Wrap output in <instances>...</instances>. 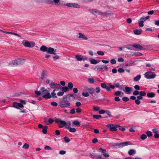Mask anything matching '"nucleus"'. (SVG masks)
<instances>
[{
	"mask_svg": "<svg viewBox=\"0 0 159 159\" xmlns=\"http://www.w3.org/2000/svg\"><path fill=\"white\" fill-rule=\"evenodd\" d=\"M110 62L111 64H114L116 63V61L115 59H112L111 60Z\"/></svg>",
	"mask_w": 159,
	"mask_h": 159,
	"instance_id": "864d4df0",
	"label": "nucleus"
},
{
	"mask_svg": "<svg viewBox=\"0 0 159 159\" xmlns=\"http://www.w3.org/2000/svg\"><path fill=\"white\" fill-rule=\"evenodd\" d=\"M93 118L98 119L100 118H101L102 117V116L100 115H94L93 116Z\"/></svg>",
	"mask_w": 159,
	"mask_h": 159,
	"instance_id": "c9c22d12",
	"label": "nucleus"
},
{
	"mask_svg": "<svg viewBox=\"0 0 159 159\" xmlns=\"http://www.w3.org/2000/svg\"><path fill=\"white\" fill-rule=\"evenodd\" d=\"M48 128V127L47 126H43V131L42 132L44 134H46L47 133V129Z\"/></svg>",
	"mask_w": 159,
	"mask_h": 159,
	"instance_id": "c85d7f7f",
	"label": "nucleus"
},
{
	"mask_svg": "<svg viewBox=\"0 0 159 159\" xmlns=\"http://www.w3.org/2000/svg\"><path fill=\"white\" fill-rule=\"evenodd\" d=\"M122 100L124 102H127L129 100V99L127 97H124L122 98Z\"/></svg>",
	"mask_w": 159,
	"mask_h": 159,
	"instance_id": "09e8293b",
	"label": "nucleus"
},
{
	"mask_svg": "<svg viewBox=\"0 0 159 159\" xmlns=\"http://www.w3.org/2000/svg\"><path fill=\"white\" fill-rule=\"evenodd\" d=\"M29 145L28 144L25 143L23 146L22 148L24 149H27L29 148Z\"/></svg>",
	"mask_w": 159,
	"mask_h": 159,
	"instance_id": "c03bdc74",
	"label": "nucleus"
},
{
	"mask_svg": "<svg viewBox=\"0 0 159 159\" xmlns=\"http://www.w3.org/2000/svg\"><path fill=\"white\" fill-rule=\"evenodd\" d=\"M55 122L57 123L59 128H62L64 126H66L67 129L70 128L69 126L70 124V123H69V125H67L66 122L64 120H61L60 118H57L54 120Z\"/></svg>",
	"mask_w": 159,
	"mask_h": 159,
	"instance_id": "f257e3e1",
	"label": "nucleus"
},
{
	"mask_svg": "<svg viewBox=\"0 0 159 159\" xmlns=\"http://www.w3.org/2000/svg\"><path fill=\"white\" fill-rule=\"evenodd\" d=\"M25 62L24 59L21 58H19L15 60L12 61L11 63L13 65H21L24 64Z\"/></svg>",
	"mask_w": 159,
	"mask_h": 159,
	"instance_id": "423d86ee",
	"label": "nucleus"
},
{
	"mask_svg": "<svg viewBox=\"0 0 159 159\" xmlns=\"http://www.w3.org/2000/svg\"><path fill=\"white\" fill-rule=\"evenodd\" d=\"M88 93L90 94H93L95 92V89L93 88H90L87 89Z\"/></svg>",
	"mask_w": 159,
	"mask_h": 159,
	"instance_id": "f3484780",
	"label": "nucleus"
},
{
	"mask_svg": "<svg viewBox=\"0 0 159 159\" xmlns=\"http://www.w3.org/2000/svg\"><path fill=\"white\" fill-rule=\"evenodd\" d=\"M73 86V84L71 82H69L68 83V87L70 89H72Z\"/></svg>",
	"mask_w": 159,
	"mask_h": 159,
	"instance_id": "f704fd0d",
	"label": "nucleus"
},
{
	"mask_svg": "<svg viewBox=\"0 0 159 159\" xmlns=\"http://www.w3.org/2000/svg\"><path fill=\"white\" fill-rule=\"evenodd\" d=\"M61 88H62V91H63V92H66L68 90V88L66 86H64L62 87H61Z\"/></svg>",
	"mask_w": 159,
	"mask_h": 159,
	"instance_id": "a19ab883",
	"label": "nucleus"
},
{
	"mask_svg": "<svg viewBox=\"0 0 159 159\" xmlns=\"http://www.w3.org/2000/svg\"><path fill=\"white\" fill-rule=\"evenodd\" d=\"M139 92L138 90H135L133 92V95L134 96L137 95L139 94Z\"/></svg>",
	"mask_w": 159,
	"mask_h": 159,
	"instance_id": "3c124183",
	"label": "nucleus"
},
{
	"mask_svg": "<svg viewBox=\"0 0 159 159\" xmlns=\"http://www.w3.org/2000/svg\"><path fill=\"white\" fill-rule=\"evenodd\" d=\"M147 96L149 98L154 97L155 96V93L154 92L148 93H147Z\"/></svg>",
	"mask_w": 159,
	"mask_h": 159,
	"instance_id": "6ab92c4d",
	"label": "nucleus"
},
{
	"mask_svg": "<svg viewBox=\"0 0 159 159\" xmlns=\"http://www.w3.org/2000/svg\"><path fill=\"white\" fill-rule=\"evenodd\" d=\"M72 7L74 8H79L80 7V6L77 4H72Z\"/></svg>",
	"mask_w": 159,
	"mask_h": 159,
	"instance_id": "a18cd8bd",
	"label": "nucleus"
},
{
	"mask_svg": "<svg viewBox=\"0 0 159 159\" xmlns=\"http://www.w3.org/2000/svg\"><path fill=\"white\" fill-rule=\"evenodd\" d=\"M47 53H48L55 55L56 53L55 52V51L53 48L49 47L48 48V49L47 51Z\"/></svg>",
	"mask_w": 159,
	"mask_h": 159,
	"instance_id": "ddd939ff",
	"label": "nucleus"
},
{
	"mask_svg": "<svg viewBox=\"0 0 159 159\" xmlns=\"http://www.w3.org/2000/svg\"><path fill=\"white\" fill-rule=\"evenodd\" d=\"M108 85L109 86V88L110 89H114L115 88L114 85H112L111 83H109L108 84Z\"/></svg>",
	"mask_w": 159,
	"mask_h": 159,
	"instance_id": "603ef678",
	"label": "nucleus"
},
{
	"mask_svg": "<svg viewBox=\"0 0 159 159\" xmlns=\"http://www.w3.org/2000/svg\"><path fill=\"white\" fill-rule=\"evenodd\" d=\"M143 21L140 20V22L139 23V25L141 27H143Z\"/></svg>",
	"mask_w": 159,
	"mask_h": 159,
	"instance_id": "e2e57ef3",
	"label": "nucleus"
},
{
	"mask_svg": "<svg viewBox=\"0 0 159 159\" xmlns=\"http://www.w3.org/2000/svg\"><path fill=\"white\" fill-rule=\"evenodd\" d=\"M97 154H90V157L93 158H96V156Z\"/></svg>",
	"mask_w": 159,
	"mask_h": 159,
	"instance_id": "052dcab7",
	"label": "nucleus"
},
{
	"mask_svg": "<svg viewBox=\"0 0 159 159\" xmlns=\"http://www.w3.org/2000/svg\"><path fill=\"white\" fill-rule=\"evenodd\" d=\"M79 36L78 37V38L79 39H83L84 40H87L88 39V38L87 36H86L82 34L81 33H79L78 34Z\"/></svg>",
	"mask_w": 159,
	"mask_h": 159,
	"instance_id": "dca6fc26",
	"label": "nucleus"
},
{
	"mask_svg": "<svg viewBox=\"0 0 159 159\" xmlns=\"http://www.w3.org/2000/svg\"><path fill=\"white\" fill-rule=\"evenodd\" d=\"M98 139L97 138H95L93 139L92 142L93 143L95 144L96 143H97L98 142Z\"/></svg>",
	"mask_w": 159,
	"mask_h": 159,
	"instance_id": "0e129e2a",
	"label": "nucleus"
},
{
	"mask_svg": "<svg viewBox=\"0 0 159 159\" xmlns=\"http://www.w3.org/2000/svg\"><path fill=\"white\" fill-rule=\"evenodd\" d=\"M121 94V92L120 91H116L114 93V95L118 96H119Z\"/></svg>",
	"mask_w": 159,
	"mask_h": 159,
	"instance_id": "bf43d9fd",
	"label": "nucleus"
},
{
	"mask_svg": "<svg viewBox=\"0 0 159 159\" xmlns=\"http://www.w3.org/2000/svg\"><path fill=\"white\" fill-rule=\"evenodd\" d=\"M134 63V62L133 61H128L125 65V66L127 67H128L129 66H132V64Z\"/></svg>",
	"mask_w": 159,
	"mask_h": 159,
	"instance_id": "393cba45",
	"label": "nucleus"
},
{
	"mask_svg": "<svg viewBox=\"0 0 159 159\" xmlns=\"http://www.w3.org/2000/svg\"><path fill=\"white\" fill-rule=\"evenodd\" d=\"M89 11L92 14L95 15L97 14L98 15H102L103 16H106L107 15H110L109 13H108L107 12H105L104 13L102 12L101 11L96 9H90Z\"/></svg>",
	"mask_w": 159,
	"mask_h": 159,
	"instance_id": "20e7f679",
	"label": "nucleus"
},
{
	"mask_svg": "<svg viewBox=\"0 0 159 159\" xmlns=\"http://www.w3.org/2000/svg\"><path fill=\"white\" fill-rule=\"evenodd\" d=\"M90 62L91 64H97V60L93 58H92L90 60Z\"/></svg>",
	"mask_w": 159,
	"mask_h": 159,
	"instance_id": "473e14b6",
	"label": "nucleus"
},
{
	"mask_svg": "<svg viewBox=\"0 0 159 159\" xmlns=\"http://www.w3.org/2000/svg\"><path fill=\"white\" fill-rule=\"evenodd\" d=\"M97 53L98 55L101 56H103L104 54V52L101 51H98Z\"/></svg>",
	"mask_w": 159,
	"mask_h": 159,
	"instance_id": "de8ad7c7",
	"label": "nucleus"
},
{
	"mask_svg": "<svg viewBox=\"0 0 159 159\" xmlns=\"http://www.w3.org/2000/svg\"><path fill=\"white\" fill-rule=\"evenodd\" d=\"M44 149L46 150H52V148L50 146L47 145L46 146L44 147Z\"/></svg>",
	"mask_w": 159,
	"mask_h": 159,
	"instance_id": "5fc2aeb1",
	"label": "nucleus"
},
{
	"mask_svg": "<svg viewBox=\"0 0 159 159\" xmlns=\"http://www.w3.org/2000/svg\"><path fill=\"white\" fill-rule=\"evenodd\" d=\"M75 58L77 59L78 61H81L83 60L82 56L80 55H76L75 56Z\"/></svg>",
	"mask_w": 159,
	"mask_h": 159,
	"instance_id": "b1692460",
	"label": "nucleus"
},
{
	"mask_svg": "<svg viewBox=\"0 0 159 159\" xmlns=\"http://www.w3.org/2000/svg\"><path fill=\"white\" fill-rule=\"evenodd\" d=\"M132 46L135 48L139 49L140 50H142L143 49V47L142 46L139 44L134 43L133 44Z\"/></svg>",
	"mask_w": 159,
	"mask_h": 159,
	"instance_id": "2eb2a0df",
	"label": "nucleus"
},
{
	"mask_svg": "<svg viewBox=\"0 0 159 159\" xmlns=\"http://www.w3.org/2000/svg\"><path fill=\"white\" fill-rule=\"evenodd\" d=\"M141 78V75H138L136 76L134 78V81L136 82L140 80Z\"/></svg>",
	"mask_w": 159,
	"mask_h": 159,
	"instance_id": "bb28decb",
	"label": "nucleus"
},
{
	"mask_svg": "<svg viewBox=\"0 0 159 159\" xmlns=\"http://www.w3.org/2000/svg\"><path fill=\"white\" fill-rule=\"evenodd\" d=\"M70 113L71 114H74L75 112V111L74 108H73L70 110Z\"/></svg>",
	"mask_w": 159,
	"mask_h": 159,
	"instance_id": "6e6d98bb",
	"label": "nucleus"
},
{
	"mask_svg": "<svg viewBox=\"0 0 159 159\" xmlns=\"http://www.w3.org/2000/svg\"><path fill=\"white\" fill-rule=\"evenodd\" d=\"M142 55L143 54L142 53L139 52H134L133 54V56H142Z\"/></svg>",
	"mask_w": 159,
	"mask_h": 159,
	"instance_id": "c756f323",
	"label": "nucleus"
},
{
	"mask_svg": "<svg viewBox=\"0 0 159 159\" xmlns=\"http://www.w3.org/2000/svg\"><path fill=\"white\" fill-rule=\"evenodd\" d=\"M48 49V48L44 45L42 46L40 48V50L43 52L47 51Z\"/></svg>",
	"mask_w": 159,
	"mask_h": 159,
	"instance_id": "5701e85b",
	"label": "nucleus"
},
{
	"mask_svg": "<svg viewBox=\"0 0 159 159\" xmlns=\"http://www.w3.org/2000/svg\"><path fill=\"white\" fill-rule=\"evenodd\" d=\"M93 110L94 111H98L100 109L99 107L98 106H93Z\"/></svg>",
	"mask_w": 159,
	"mask_h": 159,
	"instance_id": "e433bc0d",
	"label": "nucleus"
},
{
	"mask_svg": "<svg viewBox=\"0 0 159 159\" xmlns=\"http://www.w3.org/2000/svg\"><path fill=\"white\" fill-rule=\"evenodd\" d=\"M22 44L25 47L28 48L34 47L35 45V43L32 42H29L24 40L23 41Z\"/></svg>",
	"mask_w": 159,
	"mask_h": 159,
	"instance_id": "0eeeda50",
	"label": "nucleus"
},
{
	"mask_svg": "<svg viewBox=\"0 0 159 159\" xmlns=\"http://www.w3.org/2000/svg\"><path fill=\"white\" fill-rule=\"evenodd\" d=\"M40 90L42 92V97L46 99H48L51 98V95L50 94L49 90L45 89L44 87H41Z\"/></svg>",
	"mask_w": 159,
	"mask_h": 159,
	"instance_id": "f03ea898",
	"label": "nucleus"
},
{
	"mask_svg": "<svg viewBox=\"0 0 159 159\" xmlns=\"http://www.w3.org/2000/svg\"><path fill=\"white\" fill-rule=\"evenodd\" d=\"M69 130L70 132L74 133L76 131V129L75 128H70Z\"/></svg>",
	"mask_w": 159,
	"mask_h": 159,
	"instance_id": "79ce46f5",
	"label": "nucleus"
},
{
	"mask_svg": "<svg viewBox=\"0 0 159 159\" xmlns=\"http://www.w3.org/2000/svg\"><path fill=\"white\" fill-rule=\"evenodd\" d=\"M134 32L135 34L139 35L141 33L142 30L140 29H136L134 30Z\"/></svg>",
	"mask_w": 159,
	"mask_h": 159,
	"instance_id": "aec40b11",
	"label": "nucleus"
},
{
	"mask_svg": "<svg viewBox=\"0 0 159 159\" xmlns=\"http://www.w3.org/2000/svg\"><path fill=\"white\" fill-rule=\"evenodd\" d=\"M152 132L155 134L158 133V131L157 130V129L156 128H154L152 129Z\"/></svg>",
	"mask_w": 159,
	"mask_h": 159,
	"instance_id": "338daca9",
	"label": "nucleus"
},
{
	"mask_svg": "<svg viewBox=\"0 0 159 159\" xmlns=\"http://www.w3.org/2000/svg\"><path fill=\"white\" fill-rule=\"evenodd\" d=\"M56 89H54L52 92L51 93V94L52 95L51 97L52 98H57V97L56 96V93L55 92V91H56Z\"/></svg>",
	"mask_w": 159,
	"mask_h": 159,
	"instance_id": "cd10ccee",
	"label": "nucleus"
},
{
	"mask_svg": "<svg viewBox=\"0 0 159 159\" xmlns=\"http://www.w3.org/2000/svg\"><path fill=\"white\" fill-rule=\"evenodd\" d=\"M50 86L52 89H61V87L59 84H56L54 83H52L50 84Z\"/></svg>",
	"mask_w": 159,
	"mask_h": 159,
	"instance_id": "1a4fd4ad",
	"label": "nucleus"
},
{
	"mask_svg": "<svg viewBox=\"0 0 159 159\" xmlns=\"http://www.w3.org/2000/svg\"><path fill=\"white\" fill-rule=\"evenodd\" d=\"M146 134H147V136H148L149 137H151L152 135V132L149 130L147 131Z\"/></svg>",
	"mask_w": 159,
	"mask_h": 159,
	"instance_id": "2f4dec72",
	"label": "nucleus"
},
{
	"mask_svg": "<svg viewBox=\"0 0 159 159\" xmlns=\"http://www.w3.org/2000/svg\"><path fill=\"white\" fill-rule=\"evenodd\" d=\"M45 2L48 4H52L53 3V2L52 0H45Z\"/></svg>",
	"mask_w": 159,
	"mask_h": 159,
	"instance_id": "8fccbe9b",
	"label": "nucleus"
},
{
	"mask_svg": "<svg viewBox=\"0 0 159 159\" xmlns=\"http://www.w3.org/2000/svg\"><path fill=\"white\" fill-rule=\"evenodd\" d=\"M96 158L98 159H105L102 156L103 155H102V154H97V155H96Z\"/></svg>",
	"mask_w": 159,
	"mask_h": 159,
	"instance_id": "7c9ffc66",
	"label": "nucleus"
},
{
	"mask_svg": "<svg viewBox=\"0 0 159 159\" xmlns=\"http://www.w3.org/2000/svg\"><path fill=\"white\" fill-rule=\"evenodd\" d=\"M72 123L74 125L78 126H80V122H79L78 120H75Z\"/></svg>",
	"mask_w": 159,
	"mask_h": 159,
	"instance_id": "a878e982",
	"label": "nucleus"
},
{
	"mask_svg": "<svg viewBox=\"0 0 159 159\" xmlns=\"http://www.w3.org/2000/svg\"><path fill=\"white\" fill-rule=\"evenodd\" d=\"M51 104L54 107H57V103L56 102H51Z\"/></svg>",
	"mask_w": 159,
	"mask_h": 159,
	"instance_id": "680f3d73",
	"label": "nucleus"
},
{
	"mask_svg": "<svg viewBox=\"0 0 159 159\" xmlns=\"http://www.w3.org/2000/svg\"><path fill=\"white\" fill-rule=\"evenodd\" d=\"M35 93L38 95H42V92L40 90V91H35Z\"/></svg>",
	"mask_w": 159,
	"mask_h": 159,
	"instance_id": "49530a36",
	"label": "nucleus"
},
{
	"mask_svg": "<svg viewBox=\"0 0 159 159\" xmlns=\"http://www.w3.org/2000/svg\"><path fill=\"white\" fill-rule=\"evenodd\" d=\"M131 144H132L130 142L127 141L120 143H114L113 144V146L116 148H120L128 145Z\"/></svg>",
	"mask_w": 159,
	"mask_h": 159,
	"instance_id": "7ed1b4c3",
	"label": "nucleus"
},
{
	"mask_svg": "<svg viewBox=\"0 0 159 159\" xmlns=\"http://www.w3.org/2000/svg\"><path fill=\"white\" fill-rule=\"evenodd\" d=\"M64 94V92H59L57 93V95L58 96H62Z\"/></svg>",
	"mask_w": 159,
	"mask_h": 159,
	"instance_id": "4d7b16f0",
	"label": "nucleus"
},
{
	"mask_svg": "<svg viewBox=\"0 0 159 159\" xmlns=\"http://www.w3.org/2000/svg\"><path fill=\"white\" fill-rule=\"evenodd\" d=\"M132 89L131 87L126 86L125 87L124 91L127 92V94H129L131 93V89Z\"/></svg>",
	"mask_w": 159,
	"mask_h": 159,
	"instance_id": "a211bd4d",
	"label": "nucleus"
},
{
	"mask_svg": "<svg viewBox=\"0 0 159 159\" xmlns=\"http://www.w3.org/2000/svg\"><path fill=\"white\" fill-rule=\"evenodd\" d=\"M64 139L66 143H68L70 141V139L69 138L66 136H65L64 138Z\"/></svg>",
	"mask_w": 159,
	"mask_h": 159,
	"instance_id": "58836bf2",
	"label": "nucleus"
},
{
	"mask_svg": "<svg viewBox=\"0 0 159 159\" xmlns=\"http://www.w3.org/2000/svg\"><path fill=\"white\" fill-rule=\"evenodd\" d=\"M47 71L45 70H43L42 71L41 77V80H43L45 78V76H46Z\"/></svg>",
	"mask_w": 159,
	"mask_h": 159,
	"instance_id": "412c9836",
	"label": "nucleus"
},
{
	"mask_svg": "<svg viewBox=\"0 0 159 159\" xmlns=\"http://www.w3.org/2000/svg\"><path fill=\"white\" fill-rule=\"evenodd\" d=\"M105 113L107 114L109 116H111V113L109 110H106Z\"/></svg>",
	"mask_w": 159,
	"mask_h": 159,
	"instance_id": "774afa93",
	"label": "nucleus"
},
{
	"mask_svg": "<svg viewBox=\"0 0 159 159\" xmlns=\"http://www.w3.org/2000/svg\"><path fill=\"white\" fill-rule=\"evenodd\" d=\"M101 87L104 89H106L108 91H111V90L109 88V87L107 86L106 84L103 83H102L101 84Z\"/></svg>",
	"mask_w": 159,
	"mask_h": 159,
	"instance_id": "4468645a",
	"label": "nucleus"
},
{
	"mask_svg": "<svg viewBox=\"0 0 159 159\" xmlns=\"http://www.w3.org/2000/svg\"><path fill=\"white\" fill-rule=\"evenodd\" d=\"M88 92H83L82 93V95L85 97H88L89 96Z\"/></svg>",
	"mask_w": 159,
	"mask_h": 159,
	"instance_id": "37998d69",
	"label": "nucleus"
},
{
	"mask_svg": "<svg viewBox=\"0 0 159 159\" xmlns=\"http://www.w3.org/2000/svg\"><path fill=\"white\" fill-rule=\"evenodd\" d=\"M99 149L101 151V152L103 153L102 154L105 153L106 152V150L105 149H103L101 148H100Z\"/></svg>",
	"mask_w": 159,
	"mask_h": 159,
	"instance_id": "69168bd1",
	"label": "nucleus"
},
{
	"mask_svg": "<svg viewBox=\"0 0 159 159\" xmlns=\"http://www.w3.org/2000/svg\"><path fill=\"white\" fill-rule=\"evenodd\" d=\"M69 102L70 100H68L67 98H64L63 100L60 102V106L61 108L67 107L70 105Z\"/></svg>",
	"mask_w": 159,
	"mask_h": 159,
	"instance_id": "39448f33",
	"label": "nucleus"
},
{
	"mask_svg": "<svg viewBox=\"0 0 159 159\" xmlns=\"http://www.w3.org/2000/svg\"><path fill=\"white\" fill-rule=\"evenodd\" d=\"M140 138L142 140H144L147 138V136L146 134H143L141 136Z\"/></svg>",
	"mask_w": 159,
	"mask_h": 159,
	"instance_id": "4c0bfd02",
	"label": "nucleus"
},
{
	"mask_svg": "<svg viewBox=\"0 0 159 159\" xmlns=\"http://www.w3.org/2000/svg\"><path fill=\"white\" fill-rule=\"evenodd\" d=\"M54 120L52 118H50L48 120V125L52 124L54 121Z\"/></svg>",
	"mask_w": 159,
	"mask_h": 159,
	"instance_id": "13d9d810",
	"label": "nucleus"
},
{
	"mask_svg": "<svg viewBox=\"0 0 159 159\" xmlns=\"http://www.w3.org/2000/svg\"><path fill=\"white\" fill-rule=\"evenodd\" d=\"M88 82L91 84H93L94 82V80L93 78H89L88 79Z\"/></svg>",
	"mask_w": 159,
	"mask_h": 159,
	"instance_id": "ea45409f",
	"label": "nucleus"
},
{
	"mask_svg": "<svg viewBox=\"0 0 159 159\" xmlns=\"http://www.w3.org/2000/svg\"><path fill=\"white\" fill-rule=\"evenodd\" d=\"M107 127L109 128L110 130L111 131H116L117 130V129H116L115 125L108 124L106 125Z\"/></svg>",
	"mask_w": 159,
	"mask_h": 159,
	"instance_id": "9b49d317",
	"label": "nucleus"
},
{
	"mask_svg": "<svg viewBox=\"0 0 159 159\" xmlns=\"http://www.w3.org/2000/svg\"><path fill=\"white\" fill-rule=\"evenodd\" d=\"M145 77L147 79H153L155 77L156 75L151 71L146 72L144 74Z\"/></svg>",
	"mask_w": 159,
	"mask_h": 159,
	"instance_id": "6e6552de",
	"label": "nucleus"
},
{
	"mask_svg": "<svg viewBox=\"0 0 159 159\" xmlns=\"http://www.w3.org/2000/svg\"><path fill=\"white\" fill-rule=\"evenodd\" d=\"M128 153L130 155H134L136 153V152L134 149H131L129 151Z\"/></svg>",
	"mask_w": 159,
	"mask_h": 159,
	"instance_id": "4be33fe9",
	"label": "nucleus"
},
{
	"mask_svg": "<svg viewBox=\"0 0 159 159\" xmlns=\"http://www.w3.org/2000/svg\"><path fill=\"white\" fill-rule=\"evenodd\" d=\"M139 94L143 97L146 95V92L145 91H141L139 92Z\"/></svg>",
	"mask_w": 159,
	"mask_h": 159,
	"instance_id": "72a5a7b5",
	"label": "nucleus"
},
{
	"mask_svg": "<svg viewBox=\"0 0 159 159\" xmlns=\"http://www.w3.org/2000/svg\"><path fill=\"white\" fill-rule=\"evenodd\" d=\"M13 106L17 109H20V108H23L24 107L22 104L17 102H14L13 103Z\"/></svg>",
	"mask_w": 159,
	"mask_h": 159,
	"instance_id": "9d476101",
	"label": "nucleus"
},
{
	"mask_svg": "<svg viewBox=\"0 0 159 159\" xmlns=\"http://www.w3.org/2000/svg\"><path fill=\"white\" fill-rule=\"evenodd\" d=\"M108 70V68L105 64L100 65V71H107Z\"/></svg>",
	"mask_w": 159,
	"mask_h": 159,
	"instance_id": "f8f14e48",
	"label": "nucleus"
}]
</instances>
